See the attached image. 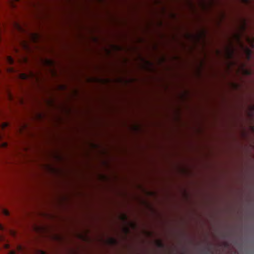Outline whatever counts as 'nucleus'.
Returning a JSON list of instances; mask_svg holds the SVG:
<instances>
[{
  "label": "nucleus",
  "instance_id": "obj_1",
  "mask_svg": "<svg viewBox=\"0 0 254 254\" xmlns=\"http://www.w3.org/2000/svg\"><path fill=\"white\" fill-rule=\"evenodd\" d=\"M44 62L45 63V64L46 65H48L49 66H53L54 64V62L52 60H50V59H45L44 60Z\"/></svg>",
  "mask_w": 254,
  "mask_h": 254
},
{
  "label": "nucleus",
  "instance_id": "obj_2",
  "mask_svg": "<svg viewBox=\"0 0 254 254\" xmlns=\"http://www.w3.org/2000/svg\"><path fill=\"white\" fill-rule=\"evenodd\" d=\"M233 54H234L233 50H231V49H228L227 54V57L229 59L232 58V57L233 56Z\"/></svg>",
  "mask_w": 254,
  "mask_h": 254
},
{
  "label": "nucleus",
  "instance_id": "obj_3",
  "mask_svg": "<svg viewBox=\"0 0 254 254\" xmlns=\"http://www.w3.org/2000/svg\"><path fill=\"white\" fill-rule=\"evenodd\" d=\"M7 61L10 64H12L14 62L13 59L11 57H7Z\"/></svg>",
  "mask_w": 254,
  "mask_h": 254
},
{
  "label": "nucleus",
  "instance_id": "obj_4",
  "mask_svg": "<svg viewBox=\"0 0 254 254\" xmlns=\"http://www.w3.org/2000/svg\"><path fill=\"white\" fill-rule=\"evenodd\" d=\"M109 241H110V243L113 245L115 244L116 243V240L114 238H111L109 240Z\"/></svg>",
  "mask_w": 254,
  "mask_h": 254
},
{
  "label": "nucleus",
  "instance_id": "obj_5",
  "mask_svg": "<svg viewBox=\"0 0 254 254\" xmlns=\"http://www.w3.org/2000/svg\"><path fill=\"white\" fill-rule=\"evenodd\" d=\"M3 214L5 216H8L9 215V211L7 210H6V209H3Z\"/></svg>",
  "mask_w": 254,
  "mask_h": 254
},
{
  "label": "nucleus",
  "instance_id": "obj_6",
  "mask_svg": "<svg viewBox=\"0 0 254 254\" xmlns=\"http://www.w3.org/2000/svg\"><path fill=\"white\" fill-rule=\"evenodd\" d=\"M8 126V124L6 123H3L1 125H0V127L4 128Z\"/></svg>",
  "mask_w": 254,
  "mask_h": 254
},
{
  "label": "nucleus",
  "instance_id": "obj_7",
  "mask_svg": "<svg viewBox=\"0 0 254 254\" xmlns=\"http://www.w3.org/2000/svg\"><path fill=\"white\" fill-rule=\"evenodd\" d=\"M158 247H160V248H162V247H163V246H164V245H163V243H162L161 242H160V241L158 242Z\"/></svg>",
  "mask_w": 254,
  "mask_h": 254
},
{
  "label": "nucleus",
  "instance_id": "obj_8",
  "mask_svg": "<svg viewBox=\"0 0 254 254\" xmlns=\"http://www.w3.org/2000/svg\"><path fill=\"white\" fill-rule=\"evenodd\" d=\"M206 254H208V253H210V254H212V252H211L210 250L209 249H208L207 251L205 252Z\"/></svg>",
  "mask_w": 254,
  "mask_h": 254
},
{
  "label": "nucleus",
  "instance_id": "obj_9",
  "mask_svg": "<svg viewBox=\"0 0 254 254\" xmlns=\"http://www.w3.org/2000/svg\"><path fill=\"white\" fill-rule=\"evenodd\" d=\"M22 76L23 79H26L28 77V76L25 74H23Z\"/></svg>",
  "mask_w": 254,
  "mask_h": 254
},
{
  "label": "nucleus",
  "instance_id": "obj_10",
  "mask_svg": "<svg viewBox=\"0 0 254 254\" xmlns=\"http://www.w3.org/2000/svg\"><path fill=\"white\" fill-rule=\"evenodd\" d=\"M1 145L3 147H6L7 146V144L6 142H3L2 143Z\"/></svg>",
  "mask_w": 254,
  "mask_h": 254
},
{
  "label": "nucleus",
  "instance_id": "obj_11",
  "mask_svg": "<svg viewBox=\"0 0 254 254\" xmlns=\"http://www.w3.org/2000/svg\"><path fill=\"white\" fill-rule=\"evenodd\" d=\"M4 229L3 226L0 224V230H3Z\"/></svg>",
  "mask_w": 254,
  "mask_h": 254
},
{
  "label": "nucleus",
  "instance_id": "obj_12",
  "mask_svg": "<svg viewBox=\"0 0 254 254\" xmlns=\"http://www.w3.org/2000/svg\"><path fill=\"white\" fill-rule=\"evenodd\" d=\"M9 254H15V252L14 251H11L9 252Z\"/></svg>",
  "mask_w": 254,
  "mask_h": 254
},
{
  "label": "nucleus",
  "instance_id": "obj_13",
  "mask_svg": "<svg viewBox=\"0 0 254 254\" xmlns=\"http://www.w3.org/2000/svg\"><path fill=\"white\" fill-rule=\"evenodd\" d=\"M146 63L149 64V65H151V63L150 62H148V61H146Z\"/></svg>",
  "mask_w": 254,
  "mask_h": 254
},
{
  "label": "nucleus",
  "instance_id": "obj_14",
  "mask_svg": "<svg viewBox=\"0 0 254 254\" xmlns=\"http://www.w3.org/2000/svg\"><path fill=\"white\" fill-rule=\"evenodd\" d=\"M5 248H6V249H8V247H9V245H8V244H5Z\"/></svg>",
  "mask_w": 254,
  "mask_h": 254
},
{
  "label": "nucleus",
  "instance_id": "obj_15",
  "mask_svg": "<svg viewBox=\"0 0 254 254\" xmlns=\"http://www.w3.org/2000/svg\"><path fill=\"white\" fill-rule=\"evenodd\" d=\"M248 52H249V56H250L251 54V51L250 50H248Z\"/></svg>",
  "mask_w": 254,
  "mask_h": 254
},
{
  "label": "nucleus",
  "instance_id": "obj_16",
  "mask_svg": "<svg viewBox=\"0 0 254 254\" xmlns=\"http://www.w3.org/2000/svg\"><path fill=\"white\" fill-rule=\"evenodd\" d=\"M123 217H124V219H127V216H126V215H124Z\"/></svg>",
  "mask_w": 254,
  "mask_h": 254
},
{
  "label": "nucleus",
  "instance_id": "obj_17",
  "mask_svg": "<svg viewBox=\"0 0 254 254\" xmlns=\"http://www.w3.org/2000/svg\"><path fill=\"white\" fill-rule=\"evenodd\" d=\"M42 254H46V253L44 252H43V251L42 252Z\"/></svg>",
  "mask_w": 254,
  "mask_h": 254
},
{
  "label": "nucleus",
  "instance_id": "obj_18",
  "mask_svg": "<svg viewBox=\"0 0 254 254\" xmlns=\"http://www.w3.org/2000/svg\"><path fill=\"white\" fill-rule=\"evenodd\" d=\"M2 238L1 237H0V241L2 240Z\"/></svg>",
  "mask_w": 254,
  "mask_h": 254
},
{
  "label": "nucleus",
  "instance_id": "obj_19",
  "mask_svg": "<svg viewBox=\"0 0 254 254\" xmlns=\"http://www.w3.org/2000/svg\"><path fill=\"white\" fill-rule=\"evenodd\" d=\"M1 139V135L0 134V140Z\"/></svg>",
  "mask_w": 254,
  "mask_h": 254
},
{
  "label": "nucleus",
  "instance_id": "obj_20",
  "mask_svg": "<svg viewBox=\"0 0 254 254\" xmlns=\"http://www.w3.org/2000/svg\"><path fill=\"white\" fill-rule=\"evenodd\" d=\"M15 0V1H18V0Z\"/></svg>",
  "mask_w": 254,
  "mask_h": 254
}]
</instances>
